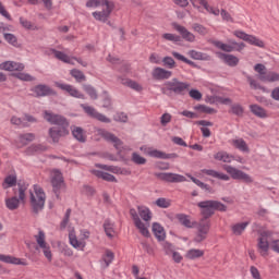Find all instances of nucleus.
Here are the masks:
<instances>
[{
  "instance_id": "nucleus-1",
  "label": "nucleus",
  "mask_w": 279,
  "mask_h": 279,
  "mask_svg": "<svg viewBox=\"0 0 279 279\" xmlns=\"http://www.w3.org/2000/svg\"><path fill=\"white\" fill-rule=\"evenodd\" d=\"M198 208H201L202 218L198 222H195L197 234L194 238V243H202L206 241L208 232H210V219L215 215V211L226 213L228 206L219 201H202L197 203Z\"/></svg>"
},
{
  "instance_id": "nucleus-2",
  "label": "nucleus",
  "mask_w": 279,
  "mask_h": 279,
  "mask_svg": "<svg viewBox=\"0 0 279 279\" xmlns=\"http://www.w3.org/2000/svg\"><path fill=\"white\" fill-rule=\"evenodd\" d=\"M86 8H102L101 11H96L92 14L96 21L107 23L108 19H110V14H112V10H114V2L109 0H88Z\"/></svg>"
},
{
  "instance_id": "nucleus-3",
  "label": "nucleus",
  "mask_w": 279,
  "mask_h": 279,
  "mask_svg": "<svg viewBox=\"0 0 279 279\" xmlns=\"http://www.w3.org/2000/svg\"><path fill=\"white\" fill-rule=\"evenodd\" d=\"M191 88V84L187 82H180L178 78H172L171 81L165 82L161 87L162 95L166 97H175L186 95Z\"/></svg>"
},
{
  "instance_id": "nucleus-4",
  "label": "nucleus",
  "mask_w": 279,
  "mask_h": 279,
  "mask_svg": "<svg viewBox=\"0 0 279 279\" xmlns=\"http://www.w3.org/2000/svg\"><path fill=\"white\" fill-rule=\"evenodd\" d=\"M254 71L257 73V78L264 84H276L279 82V73L276 71L268 70L263 63H256Z\"/></svg>"
},
{
  "instance_id": "nucleus-5",
  "label": "nucleus",
  "mask_w": 279,
  "mask_h": 279,
  "mask_svg": "<svg viewBox=\"0 0 279 279\" xmlns=\"http://www.w3.org/2000/svg\"><path fill=\"white\" fill-rule=\"evenodd\" d=\"M35 192V194H34ZM34 192H31V206L35 215H38L43 208H45V201L47 196L45 191L39 185H34Z\"/></svg>"
},
{
  "instance_id": "nucleus-6",
  "label": "nucleus",
  "mask_w": 279,
  "mask_h": 279,
  "mask_svg": "<svg viewBox=\"0 0 279 279\" xmlns=\"http://www.w3.org/2000/svg\"><path fill=\"white\" fill-rule=\"evenodd\" d=\"M27 186L29 185L25 183V181L20 180L17 182L19 197L13 196L5 199V206L9 210H16V208L21 206V202H25V191H27Z\"/></svg>"
},
{
  "instance_id": "nucleus-7",
  "label": "nucleus",
  "mask_w": 279,
  "mask_h": 279,
  "mask_svg": "<svg viewBox=\"0 0 279 279\" xmlns=\"http://www.w3.org/2000/svg\"><path fill=\"white\" fill-rule=\"evenodd\" d=\"M52 186V193H54L57 199H60V193L66 190V183L64 182V177L60 170H53L50 179Z\"/></svg>"
},
{
  "instance_id": "nucleus-8",
  "label": "nucleus",
  "mask_w": 279,
  "mask_h": 279,
  "mask_svg": "<svg viewBox=\"0 0 279 279\" xmlns=\"http://www.w3.org/2000/svg\"><path fill=\"white\" fill-rule=\"evenodd\" d=\"M223 169L231 175L232 180H240L244 184H252L254 182V179L250 174L232 166H223Z\"/></svg>"
},
{
  "instance_id": "nucleus-9",
  "label": "nucleus",
  "mask_w": 279,
  "mask_h": 279,
  "mask_svg": "<svg viewBox=\"0 0 279 279\" xmlns=\"http://www.w3.org/2000/svg\"><path fill=\"white\" fill-rule=\"evenodd\" d=\"M233 36L240 38V40H244V43H248V45H253L254 47L265 49V41L260 40L254 35H250L243 31H234Z\"/></svg>"
},
{
  "instance_id": "nucleus-10",
  "label": "nucleus",
  "mask_w": 279,
  "mask_h": 279,
  "mask_svg": "<svg viewBox=\"0 0 279 279\" xmlns=\"http://www.w3.org/2000/svg\"><path fill=\"white\" fill-rule=\"evenodd\" d=\"M44 119L51 125H54V128H69V120H66L64 116L54 114L49 111H45Z\"/></svg>"
},
{
  "instance_id": "nucleus-11",
  "label": "nucleus",
  "mask_w": 279,
  "mask_h": 279,
  "mask_svg": "<svg viewBox=\"0 0 279 279\" xmlns=\"http://www.w3.org/2000/svg\"><path fill=\"white\" fill-rule=\"evenodd\" d=\"M98 136H101V138H104V141L113 145V147L116 149H121L123 147V141H121V138H119L117 135H114V133H111L104 129H99Z\"/></svg>"
},
{
  "instance_id": "nucleus-12",
  "label": "nucleus",
  "mask_w": 279,
  "mask_h": 279,
  "mask_svg": "<svg viewBox=\"0 0 279 279\" xmlns=\"http://www.w3.org/2000/svg\"><path fill=\"white\" fill-rule=\"evenodd\" d=\"M156 178L162 180V182H170L172 184H178L180 182H186V177L173 172H159L156 173Z\"/></svg>"
},
{
  "instance_id": "nucleus-13",
  "label": "nucleus",
  "mask_w": 279,
  "mask_h": 279,
  "mask_svg": "<svg viewBox=\"0 0 279 279\" xmlns=\"http://www.w3.org/2000/svg\"><path fill=\"white\" fill-rule=\"evenodd\" d=\"M130 215L134 221L135 228H137V230H140V232L143 236H146V239H149V236H150L149 229H147V226H145L143 220H141V217H138V213L136 211V209L131 208Z\"/></svg>"
},
{
  "instance_id": "nucleus-14",
  "label": "nucleus",
  "mask_w": 279,
  "mask_h": 279,
  "mask_svg": "<svg viewBox=\"0 0 279 279\" xmlns=\"http://www.w3.org/2000/svg\"><path fill=\"white\" fill-rule=\"evenodd\" d=\"M32 93H34L35 97H54L56 95H58V93H56V90H53V88H51L49 85H45V84H38L36 86H34L32 89Z\"/></svg>"
},
{
  "instance_id": "nucleus-15",
  "label": "nucleus",
  "mask_w": 279,
  "mask_h": 279,
  "mask_svg": "<svg viewBox=\"0 0 279 279\" xmlns=\"http://www.w3.org/2000/svg\"><path fill=\"white\" fill-rule=\"evenodd\" d=\"M269 236H271V232L263 231L258 238L257 247L262 256H267V252H269Z\"/></svg>"
},
{
  "instance_id": "nucleus-16",
  "label": "nucleus",
  "mask_w": 279,
  "mask_h": 279,
  "mask_svg": "<svg viewBox=\"0 0 279 279\" xmlns=\"http://www.w3.org/2000/svg\"><path fill=\"white\" fill-rule=\"evenodd\" d=\"M48 134L52 143H60V138L69 136V128L52 126L49 129Z\"/></svg>"
},
{
  "instance_id": "nucleus-17",
  "label": "nucleus",
  "mask_w": 279,
  "mask_h": 279,
  "mask_svg": "<svg viewBox=\"0 0 279 279\" xmlns=\"http://www.w3.org/2000/svg\"><path fill=\"white\" fill-rule=\"evenodd\" d=\"M82 108L88 117H92V119H96L97 121H100V123H110V119L104 116V113L98 112L96 108L86 105H82Z\"/></svg>"
},
{
  "instance_id": "nucleus-18",
  "label": "nucleus",
  "mask_w": 279,
  "mask_h": 279,
  "mask_svg": "<svg viewBox=\"0 0 279 279\" xmlns=\"http://www.w3.org/2000/svg\"><path fill=\"white\" fill-rule=\"evenodd\" d=\"M172 27L173 29H175V32H179L181 34L183 40H186V43H195V35L186 29V27L178 23H172Z\"/></svg>"
},
{
  "instance_id": "nucleus-19",
  "label": "nucleus",
  "mask_w": 279,
  "mask_h": 279,
  "mask_svg": "<svg viewBox=\"0 0 279 279\" xmlns=\"http://www.w3.org/2000/svg\"><path fill=\"white\" fill-rule=\"evenodd\" d=\"M148 156H150L151 158H160L161 160H171V159L180 158V156L175 153L167 154L158 149L148 151Z\"/></svg>"
},
{
  "instance_id": "nucleus-20",
  "label": "nucleus",
  "mask_w": 279,
  "mask_h": 279,
  "mask_svg": "<svg viewBox=\"0 0 279 279\" xmlns=\"http://www.w3.org/2000/svg\"><path fill=\"white\" fill-rule=\"evenodd\" d=\"M58 88L61 90H65V93H69L71 97H75L76 99H85L84 94L80 93L75 87L69 84H58Z\"/></svg>"
},
{
  "instance_id": "nucleus-21",
  "label": "nucleus",
  "mask_w": 279,
  "mask_h": 279,
  "mask_svg": "<svg viewBox=\"0 0 279 279\" xmlns=\"http://www.w3.org/2000/svg\"><path fill=\"white\" fill-rule=\"evenodd\" d=\"M217 56L220 60L228 64V66H238L239 65V58L234 54H228L223 52H217Z\"/></svg>"
},
{
  "instance_id": "nucleus-22",
  "label": "nucleus",
  "mask_w": 279,
  "mask_h": 279,
  "mask_svg": "<svg viewBox=\"0 0 279 279\" xmlns=\"http://www.w3.org/2000/svg\"><path fill=\"white\" fill-rule=\"evenodd\" d=\"M1 71H23L25 65L14 61H5L0 64Z\"/></svg>"
},
{
  "instance_id": "nucleus-23",
  "label": "nucleus",
  "mask_w": 279,
  "mask_h": 279,
  "mask_svg": "<svg viewBox=\"0 0 279 279\" xmlns=\"http://www.w3.org/2000/svg\"><path fill=\"white\" fill-rule=\"evenodd\" d=\"M72 136L77 141L78 143H86L87 135L84 129L82 126H71Z\"/></svg>"
},
{
  "instance_id": "nucleus-24",
  "label": "nucleus",
  "mask_w": 279,
  "mask_h": 279,
  "mask_svg": "<svg viewBox=\"0 0 279 279\" xmlns=\"http://www.w3.org/2000/svg\"><path fill=\"white\" fill-rule=\"evenodd\" d=\"M173 73L169 70H165L162 68H155L151 72V76L154 80H169Z\"/></svg>"
},
{
  "instance_id": "nucleus-25",
  "label": "nucleus",
  "mask_w": 279,
  "mask_h": 279,
  "mask_svg": "<svg viewBox=\"0 0 279 279\" xmlns=\"http://www.w3.org/2000/svg\"><path fill=\"white\" fill-rule=\"evenodd\" d=\"M246 82L248 83L251 90H262V93H267V87L263 86L260 82H258L256 78L247 74H246Z\"/></svg>"
},
{
  "instance_id": "nucleus-26",
  "label": "nucleus",
  "mask_w": 279,
  "mask_h": 279,
  "mask_svg": "<svg viewBox=\"0 0 279 279\" xmlns=\"http://www.w3.org/2000/svg\"><path fill=\"white\" fill-rule=\"evenodd\" d=\"M202 173H205V175H210V178H217L218 180H223L225 182H228V180H230V177L228 174L217 172V170H213V169H203Z\"/></svg>"
},
{
  "instance_id": "nucleus-27",
  "label": "nucleus",
  "mask_w": 279,
  "mask_h": 279,
  "mask_svg": "<svg viewBox=\"0 0 279 279\" xmlns=\"http://www.w3.org/2000/svg\"><path fill=\"white\" fill-rule=\"evenodd\" d=\"M175 219H178L181 226L184 228H195V222H191V217L186 214H177Z\"/></svg>"
},
{
  "instance_id": "nucleus-28",
  "label": "nucleus",
  "mask_w": 279,
  "mask_h": 279,
  "mask_svg": "<svg viewBox=\"0 0 279 279\" xmlns=\"http://www.w3.org/2000/svg\"><path fill=\"white\" fill-rule=\"evenodd\" d=\"M0 260L1 263H7L9 265H27V263L25 262H22L21 258H16V257H13V256H10V255H3V254H0Z\"/></svg>"
},
{
  "instance_id": "nucleus-29",
  "label": "nucleus",
  "mask_w": 279,
  "mask_h": 279,
  "mask_svg": "<svg viewBox=\"0 0 279 279\" xmlns=\"http://www.w3.org/2000/svg\"><path fill=\"white\" fill-rule=\"evenodd\" d=\"M153 232L158 241H165L167 238L165 228H162V226H160L158 222L153 223Z\"/></svg>"
},
{
  "instance_id": "nucleus-30",
  "label": "nucleus",
  "mask_w": 279,
  "mask_h": 279,
  "mask_svg": "<svg viewBox=\"0 0 279 279\" xmlns=\"http://www.w3.org/2000/svg\"><path fill=\"white\" fill-rule=\"evenodd\" d=\"M19 184V181L16 179V174H9L4 178L2 182V189L8 190L12 189V186H16Z\"/></svg>"
},
{
  "instance_id": "nucleus-31",
  "label": "nucleus",
  "mask_w": 279,
  "mask_h": 279,
  "mask_svg": "<svg viewBox=\"0 0 279 279\" xmlns=\"http://www.w3.org/2000/svg\"><path fill=\"white\" fill-rule=\"evenodd\" d=\"M232 145L235 149L243 151L244 154H250V146L243 138L232 140Z\"/></svg>"
},
{
  "instance_id": "nucleus-32",
  "label": "nucleus",
  "mask_w": 279,
  "mask_h": 279,
  "mask_svg": "<svg viewBox=\"0 0 279 279\" xmlns=\"http://www.w3.org/2000/svg\"><path fill=\"white\" fill-rule=\"evenodd\" d=\"M187 56H190V58H192V60H202L205 62H208L210 60V54L199 52L197 50H190L187 52Z\"/></svg>"
},
{
  "instance_id": "nucleus-33",
  "label": "nucleus",
  "mask_w": 279,
  "mask_h": 279,
  "mask_svg": "<svg viewBox=\"0 0 279 279\" xmlns=\"http://www.w3.org/2000/svg\"><path fill=\"white\" fill-rule=\"evenodd\" d=\"M43 151H47V146H45L43 144H32L26 149V154L28 156H34V154H43Z\"/></svg>"
},
{
  "instance_id": "nucleus-34",
  "label": "nucleus",
  "mask_w": 279,
  "mask_h": 279,
  "mask_svg": "<svg viewBox=\"0 0 279 279\" xmlns=\"http://www.w3.org/2000/svg\"><path fill=\"white\" fill-rule=\"evenodd\" d=\"M51 53H53V56H54V58H57V60H60L61 62H64L65 64H75V63H73V61H71V57H69L66 53H64L60 50L51 49Z\"/></svg>"
},
{
  "instance_id": "nucleus-35",
  "label": "nucleus",
  "mask_w": 279,
  "mask_h": 279,
  "mask_svg": "<svg viewBox=\"0 0 279 279\" xmlns=\"http://www.w3.org/2000/svg\"><path fill=\"white\" fill-rule=\"evenodd\" d=\"M93 173L96 175V178H100L106 182H117V178L108 172H104L101 170H93Z\"/></svg>"
},
{
  "instance_id": "nucleus-36",
  "label": "nucleus",
  "mask_w": 279,
  "mask_h": 279,
  "mask_svg": "<svg viewBox=\"0 0 279 279\" xmlns=\"http://www.w3.org/2000/svg\"><path fill=\"white\" fill-rule=\"evenodd\" d=\"M250 110L255 114V117H258L259 119H267V111L263 107L258 105H251Z\"/></svg>"
},
{
  "instance_id": "nucleus-37",
  "label": "nucleus",
  "mask_w": 279,
  "mask_h": 279,
  "mask_svg": "<svg viewBox=\"0 0 279 279\" xmlns=\"http://www.w3.org/2000/svg\"><path fill=\"white\" fill-rule=\"evenodd\" d=\"M247 226H250V222L247 221L235 223L231 227V230L235 236H241L243 232H245V228H247Z\"/></svg>"
},
{
  "instance_id": "nucleus-38",
  "label": "nucleus",
  "mask_w": 279,
  "mask_h": 279,
  "mask_svg": "<svg viewBox=\"0 0 279 279\" xmlns=\"http://www.w3.org/2000/svg\"><path fill=\"white\" fill-rule=\"evenodd\" d=\"M210 44L214 45V47H217V49H221V51H226L227 53H232V51H234V46L223 44L219 40H210Z\"/></svg>"
},
{
  "instance_id": "nucleus-39",
  "label": "nucleus",
  "mask_w": 279,
  "mask_h": 279,
  "mask_svg": "<svg viewBox=\"0 0 279 279\" xmlns=\"http://www.w3.org/2000/svg\"><path fill=\"white\" fill-rule=\"evenodd\" d=\"M137 213L143 221H151V210L145 206H137Z\"/></svg>"
},
{
  "instance_id": "nucleus-40",
  "label": "nucleus",
  "mask_w": 279,
  "mask_h": 279,
  "mask_svg": "<svg viewBox=\"0 0 279 279\" xmlns=\"http://www.w3.org/2000/svg\"><path fill=\"white\" fill-rule=\"evenodd\" d=\"M202 256H204V251L199 248H191L185 254V258L189 260H195V258H202Z\"/></svg>"
},
{
  "instance_id": "nucleus-41",
  "label": "nucleus",
  "mask_w": 279,
  "mask_h": 279,
  "mask_svg": "<svg viewBox=\"0 0 279 279\" xmlns=\"http://www.w3.org/2000/svg\"><path fill=\"white\" fill-rule=\"evenodd\" d=\"M121 84L124 86H129V88H132L133 90H137V93H141L143 90V86H141L136 81H132L130 78H121Z\"/></svg>"
},
{
  "instance_id": "nucleus-42",
  "label": "nucleus",
  "mask_w": 279,
  "mask_h": 279,
  "mask_svg": "<svg viewBox=\"0 0 279 279\" xmlns=\"http://www.w3.org/2000/svg\"><path fill=\"white\" fill-rule=\"evenodd\" d=\"M3 38L12 47H16V48L21 47V44H19V38H16L14 34H12V33H4L3 34Z\"/></svg>"
},
{
  "instance_id": "nucleus-43",
  "label": "nucleus",
  "mask_w": 279,
  "mask_h": 279,
  "mask_svg": "<svg viewBox=\"0 0 279 279\" xmlns=\"http://www.w3.org/2000/svg\"><path fill=\"white\" fill-rule=\"evenodd\" d=\"M104 230L109 239H114V225L110 220H105Z\"/></svg>"
},
{
  "instance_id": "nucleus-44",
  "label": "nucleus",
  "mask_w": 279,
  "mask_h": 279,
  "mask_svg": "<svg viewBox=\"0 0 279 279\" xmlns=\"http://www.w3.org/2000/svg\"><path fill=\"white\" fill-rule=\"evenodd\" d=\"M215 160H219L220 162H232L233 157L230 156L227 151H218L214 156Z\"/></svg>"
},
{
  "instance_id": "nucleus-45",
  "label": "nucleus",
  "mask_w": 279,
  "mask_h": 279,
  "mask_svg": "<svg viewBox=\"0 0 279 279\" xmlns=\"http://www.w3.org/2000/svg\"><path fill=\"white\" fill-rule=\"evenodd\" d=\"M19 140L22 145H27V143H32L36 140V135L34 133L20 134Z\"/></svg>"
},
{
  "instance_id": "nucleus-46",
  "label": "nucleus",
  "mask_w": 279,
  "mask_h": 279,
  "mask_svg": "<svg viewBox=\"0 0 279 279\" xmlns=\"http://www.w3.org/2000/svg\"><path fill=\"white\" fill-rule=\"evenodd\" d=\"M194 110H197L198 112H203L204 114H216L217 110L215 108H210L206 105H197L194 107Z\"/></svg>"
},
{
  "instance_id": "nucleus-47",
  "label": "nucleus",
  "mask_w": 279,
  "mask_h": 279,
  "mask_svg": "<svg viewBox=\"0 0 279 279\" xmlns=\"http://www.w3.org/2000/svg\"><path fill=\"white\" fill-rule=\"evenodd\" d=\"M102 262L105 263V267H110L112 260H114V253L110 250H107L101 257Z\"/></svg>"
},
{
  "instance_id": "nucleus-48",
  "label": "nucleus",
  "mask_w": 279,
  "mask_h": 279,
  "mask_svg": "<svg viewBox=\"0 0 279 279\" xmlns=\"http://www.w3.org/2000/svg\"><path fill=\"white\" fill-rule=\"evenodd\" d=\"M172 56H173V58H175V60H180L181 62H185V64H190V66H193L194 69L197 66V64H195V62H193L190 59H186V57H184L183 54H180V52L172 51Z\"/></svg>"
},
{
  "instance_id": "nucleus-49",
  "label": "nucleus",
  "mask_w": 279,
  "mask_h": 279,
  "mask_svg": "<svg viewBox=\"0 0 279 279\" xmlns=\"http://www.w3.org/2000/svg\"><path fill=\"white\" fill-rule=\"evenodd\" d=\"M70 74L72 77H74V80H76V82H86V75H84V72L81 70L72 69Z\"/></svg>"
},
{
  "instance_id": "nucleus-50",
  "label": "nucleus",
  "mask_w": 279,
  "mask_h": 279,
  "mask_svg": "<svg viewBox=\"0 0 279 279\" xmlns=\"http://www.w3.org/2000/svg\"><path fill=\"white\" fill-rule=\"evenodd\" d=\"M83 89L85 90V93H87L90 99L95 100L98 98L97 89H95V87H93L92 85H83Z\"/></svg>"
},
{
  "instance_id": "nucleus-51",
  "label": "nucleus",
  "mask_w": 279,
  "mask_h": 279,
  "mask_svg": "<svg viewBox=\"0 0 279 279\" xmlns=\"http://www.w3.org/2000/svg\"><path fill=\"white\" fill-rule=\"evenodd\" d=\"M155 204L158 208H169V206H171V199L160 197L155 202Z\"/></svg>"
},
{
  "instance_id": "nucleus-52",
  "label": "nucleus",
  "mask_w": 279,
  "mask_h": 279,
  "mask_svg": "<svg viewBox=\"0 0 279 279\" xmlns=\"http://www.w3.org/2000/svg\"><path fill=\"white\" fill-rule=\"evenodd\" d=\"M193 29L194 32H197V34H201V36H206V34H208V28L198 23L193 24Z\"/></svg>"
},
{
  "instance_id": "nucleus-53",
  "label": "nucleus",
  "mask_w": 279,
  "mask_h": 279,
  "mask_svg": "<svg viewBox=\"0 0 279 279\" xmlns=\"http://www.w3.org/2000/svg\"><path fill=\"white\" fill-rule=\"evenodd\" d=\"M15 77H17V80H21L22 82H34L36 80V77L32 76L28 73H17L15 74Z\"/></svg>"
},
{
  "instance_id": "nucleus-54",
  "label": "nucleus",
  "mask_w": 279,
  "mask_h": 279,
  "mask_svg": "<svg viewBox=\"0 0 279 279\" xmlns=\"http://www.w3.org/2000/svg\"><path fill=\"white\" fill-rule=\"evenodd\" d=\"M161 62H163V66H166V69H175V60L171 57H165Z\"/></svg>"
},
{
  "instance_id": "nucleus-55",
  "label": "nucleus",
  "mask_w": 279,
  "mask_h": 279,
  "mask_svg": "<svg viewBox=\"0 0 279 279\" xmlns=\"http://www.w3.org/2000/svg\"><path fill=\"white\" fill-rule=\"evenodd\" d=\"M231 112L236 117H242L244 112L243 106H241L240 104L231 105Z\"/></svg>"
},
{
  "instance_id": "nucleus-56",
  "label": "nucleus",
  "mask_w": 279,
  "mask_h": 279,
  "mask_svg": "<svg viewBox=\"0 0 279 279\" xmlns=\"http://www.w3.org/2000/svg\"><path fill=\"white\" fill-rule=\"evenodd\" d=\"M220 16L222 17V21H226L227 23H234V19L226 9L220 10Z\"/></svg>"
},
{
  "instance_id": "nucleus-57",
  "label": "nucleus",
  "mask_w": 279,
  "mask_h": 279,
  "mask_svg": "<svg viewBox=\"0 0 279 279\" xmlns=\"http://www.w3.org/2000/svg\"><path fill=\"white\" fill-rule=\"evenodd\" d=\"M35 239L37 241V245H39V247H45L47 245V242L45 241V232L44 231H39L38 235H35Z\"/></svg>"
},
{
  "instance_id": "nucleus-58",
  "label": "nucleus",
  "mask_w": 279,
  "mask_h": 279,
  "mask_svg": "<svg viewBox=\"0 0 279 279\" xmlns=\"http://www.w3.org/2000/svg\"><path fill=\"white\" fill-rule=\"evenodd\" d=\"M132 161L135 165H145L147 162V159H145L144 157H142L141 155H138L137 153H133L132 154Z\"/></svg>"
},
{
  "instance_id": "nucleus-59",
  "label": "nucleus",
  "mask_w": 279,
  "mask_h": 279,
  "mask_svg": "<svg viewBox=\"0 0 279 279\" xmlns=\"http://www.w3.org/2000/svg\"><path fill=\"white\" fill-rule=\"evenodd\" d=\"M144 252H146V254H148V256H155L156 252L154 251V247H151V245H149V243L147 242H142L141 243Z\"/></svg>"
},
{
  "instance_id": "nucleus-60",
  "label": "nucleus",
  "mask_w": 279,
  "mask_h": 279,
  "mask_svg": "<svg viewBox=\"0 0 279 279\" xmlns=\"http://www.w3.org/2000/svg\"><path fill=\"white\" fill-rule=\"evenodd\" d=\"M162 38H165V40H169L170 43H180V36L171 33L163 34Z\"/></svg>"
},
{
  "instance_id": "nucleus-61",
  "label": "nucleus",
  "mask_w": 279,
  "mask_h": 279,
  "mask_svg": "<svg viewBox=\"0 0 279 279\" xmlns=\"http://www.w3.org/2000/svg\"><path fill=\"white\" fill-rule=\"evenodd\" d=\"M69 219H71V209H66L63 220L61 221V230H64L69 226Z\"/></svg>"
},
{
  "instance_id": "nucleus-62",
  "label": "nucleus",
  "mask_w": 279,
  "mask_h": 279,
  "mask_svg": "<svg viewBox=\"0 0 279 279\" xmlns=\"http://www.w3.org/2000/svg\"><path fill=\"white\" fill-rule=\"evenodd\" d=\"M69 239H70V244H71L73 247L77 248V247H81V246H82V242H80V241L77 240V238H76L75 235H73L72 233H70Z\"/></svg>"
},
{
  "instance_id": "nucleus-63",
  "label": "nucleus",
  "mask_w": 279,
  "mask_h": 279,
  "mask_svg": "<svg viewBox=\"0 0 279 279\" xmlns=\"http://www.w3.org/2000/svg\"><path fill=\"white\" fill-rule=\"evenodd\" d=\"M163 252L169 256L170 254H173V244L169 242L162 243Z\"/></svg>"
},
{
  "instance_id": "nucleus-64",
  "label": "nucleus",
  "mask_w": 279,
  "mask_h": 279,
  "mask_svg": "<svg viewBox=\"0 0 279 279\" xmlns=\"http://www.w3.org/2000/svg\"><path fill=\"white\" fill-rule=\"evenodd\" d=\"M160 123L165 128L167 124L171 123V114L163 113L160 118Z\"/></svg>"
}]
</instances>
